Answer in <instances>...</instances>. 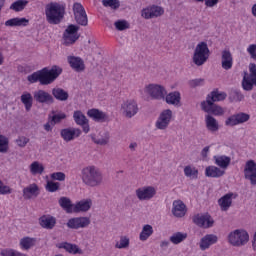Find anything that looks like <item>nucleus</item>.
<instances>
[{"label":"nucleus","mask_w":256,"mask_h":256,"mask_svg":"<svg viewBox=\"0 0 256 256\" xmlns=\"http://www.w3.org/2000/svg\"><path fill=\"white\" fill-rule=\"evenodd\" d=\"M63 73V69L57 65L51 67V69L45 67L27 76L29 83H40V85H51L55 83L59 75Z\"/></svg>","instance_id":"nucleus-1"},{"label":"nucleus","mask_w":256,"mask_h":256,"mask_svg":"<svg viewBox=\"0 0 256 256\" xmlns=\"http://www.w3.org/2000/svg\"><path fill=\"white\" fill-rule=\"evenodd\" d=\"M81 179L88 187H99L103 183V174L95 166H87L81 170Z\"/></svg>","instance_id":"nucleus-2"},{"label":"nucleus","mask_w":256,"mask_h":256,"mask_svg":"<svg viewBox=\"0 0 256 256\" xmlns=\"http://www.w3.org/2000/svg\"><path fill=\"white\" fill-rule=\"evenodd\" d=\"M46 21L50 25H59L65 17V6L59 3H53L46 5L45 8Z\"/></svg>","instance_id":"nucleus-3"},{"label":"nucleus","mask_w":256,"mask_h":256,"mask_svg":"<svg viewBox=\"0 0 256 256\" xmlns=\"http://www.w3.org/2000/svg\"><path fill=\"white\" fill-rule=\"evenodd\" d=\"M228 242L233 247H243L249 243V233L243 229H236L229 233Z\"/></svg>","instance_id":"nucleus-4"},{"label":"nucleus","mask_w":256,"mask_h":256,"mask_svg":"<svg viewBox=\"0 0 256 256\" xmlns=\"http://www.w3.org/2000/svg\"><path fill=\"white\" fill-rule=\"evenodd\" d=\"M209 53V46L207 45V42L198 43L194 50L193 63H195L197 67L205 65V63H207V59H209Z\"/></svg>","instance_id":"nucleus-5"},{"label":"nucleus","mask_w":256,"mask_h":256,"mask_svg":"<svg viewBox=\"0 0 256 256\" xmlns=\"http://www.w3.org/2000/svg\"><path fill=\"white\" fill-rule=\"evenodd\" d=\"M80 37L79 26L70 24L63 33V44L66 47H69V45H74V43H76Z\"/></svg>","instance_id":"nucleus-6"},{"label":"nucleus","mask_w":256,"mask_h":256,"mask_svg":"<svg viewBox=\"0 0 256 256\" xmlns=\"http://www.w3.org/2000/svg\"><path fill=\"white\" fill-rule=\"evenodd\" d=\"M254 87H256V65L250 64L249 72H244L242 88L244 91H253Z\"/></svg>","instance_id":"nucleus-7"},{"label":"nucleus","mask_w":256,"mask_h":256,"mask_svg":"<svg viewBox=\"0 0 256 256\" xmlns=\"http://www.w3.org/2000/svg\"><path fill=\"white\" fill-rule=\"evenodd\" d=\"M73 14H74V19L78 25H81L82 27H87V25H89L87 12H85V8L81 3L75 2L73 4Z\"/></svg>","instance_id":"nucleus-8"},{"label":"nucleus","mask_w":256,"mask_h":256,"mask_svg":"<svg viewBox=\"0 0 256 256\" xmlns=\"http://www.w3.org/2000/svg\"><path fill=\"white\" fill-rule=\"evenodd\" d=\"M145 92L150 95L151 99H154L156 101H161L165 99V96L167 95V90H165V87L159 84L147 85L145 87Z\"/></svg>","instance_id":"nucleus-9"},{"label":"nucleus","mask_w":256,"mask_h":256,"mask_svg":"<svg viewBox=\"0 0 256 256\" xmlns=\"http://www.w3.org/2000/svg\"><path fill=\"white\" fill-rule=\"evenodd\" d=\"M121 111L124 117H127V119H131L132 117H135V115L139 113V106L137 105V101L133 99L126 100L121 105Z\"/></svg>","instance_id":"nucleus-10"},{"label":"nucleus","mask_w":256,"mask_h":256,"mask_svg":"<svg viewBox=\"0 0 256 256\" xmlns=\"http://www.w3.org/2000/svg\"><path fill=\"white\" fill-rule=\"evenodd\" d=\"M192 221L198 227H203V229H211L215 224V220L209 215V213L205 214H196Z\"/></svg>","instance_id":"nucleus-11"},{"label":"nucleus","mask_w":256,"mask_h":256,"mask_svg":"<svg viewBox=\"0 0 256 256\" xmlns=\"http://www.w3.org/2000/svg\"><path fill=\"white\" fill-rule=\"evenodd\" d=\"M251 119V116L244 112H239L228 117L225 121L227 127H235L236 125H241L247 123Z\"/></svg>","instance_id":"nucleus-12"},{"label":"nucleus","mask_w":256,"mask_h":256,"mask_svg":"<svg viewBox=\"0 0 256 256\" xmlns=\"http://www.w3.org/2000/svg\"><path fill=\"white\" fill-rule=\"evenodd\" d=\"M157 195V190L153 186H144L136 189V197L139 201H150Z\"/></svg>","instance_id":"nucleus-13"},{"label":"nucleus","mask_w":256,"mask_h":256,"mask_svg":"<svg viewBox=\"0 0 256 256\" xmlns=\"http://www.w3.org/2000/svg\"><path fill=\"white\" fill-rule=\"evenodd\" d=\"M66 225L68 229H85L91 225V219L89 217H75L69 219Z\"/></svg>","instance_id":"nucleus-14"},{"label":"nucleus","mask_w":256,"mask_h":256,"mask_svg":"<svg viewBox=\"0 0 256 256\" xmlns=\"http://www.w3.org/2000/svg\"><path fill=\"white\" fill-rule=\"evenodd\" d=\"M34 100L36 103H40L41 105H53V103H55V98H53V95L45 90L35 91Z\"/></svg>","instance_id":"nucleus-15"},{"label":"nucleus","mask_w":256,"mask_h":256,"mask_svg":"<svg viewBox=\"0 0 256 256\" xmlns=\"http://www.w3.org/2000/svg\"><path fill=\"white\" fill-rule=\"evenodd\" d=\"M173 117V111H171L170 109L164 110L157 122H156V128L157 129H167V127H169V123H171V118Z\"/></svg>","instance_id":"nucleus-16"},{"label":"nucleus","mask_w":256,"mask_h":256,"mask_svg":"<svg viewBox=\"0 0 256 256\" xmlns=\"http://www.w3.org/2000/svg\"><path fill=\"white\" fill-rule=\"evenodd\" d=\"M60 137H62L63 141L69 143L77 137H81V129L79 128H64L60 131Z\"/></svg>","instance_id":"nucleus-17"},{"label":"nucleus","mask_w":256,"mask_h":256,"mask_svg":"<svg viewBox=\"0 0 256 256\" xmlns=\"http://www.w3.org/2000/svg\"><path fill=\"white\" fill-rule=\"evenodd\" d=\"M88 117L95 121L96 123H107L109 122V116L107 113L97 109V108H92L87 111Z\"/></svg>","instance_id":"nucleus-18"},{"label":"nucleus","mask_w":256,"mask_h":256,"mask_svg":"<svg viewBox=\"0 0 256 256\" xmlns=\"http://www.w3.org/2000/svg\"><path fill=\"white\" fill-rule=\"evenodd\" d=\"M202 111L205 113H212V115L221 116L225 113L223 108L211 101L208 102H201Z\"/></svg>","instance_id":"nucleus-19"},{"label":"nucleus","mask_w":256,"mask_h":256,"mask_svg":"<svg viewBox=\"0 0 256 256\" xmlns=\"http://www.w3.org/2000/svg\"><path fill=\"white\" fill-rule=\"evenodd\" d=\"M165 13V10H163L160 6H152L150 8H145L142 10V17L144 19H155V17H161Z\"/></svg>","instance_id":"nucleus-20"},{"label":"nucleus","mask_w":256,"mask_h":256,"mask_svg":"<svg viewBox=\"0 0 256 256\" xmlns=\"http://www.w3.org/2000/svg\"><path fill=\"white\" fill-rule=\"evenodd\" d=\"M219 238L215 234H207L200 239L199 247L201 251H207L211 245H215Z\"/></svg>","instance_id":"nucleus-21"},{"label":"nucleus","mask_w":256,"mask_h":256,"mask_svg":"<svg viewBox=\"0 0 256 256\" xmlns=\"http://www.w3.org/2000/svg\"><path fill=\"white\" fill-rule=\"evenodd\" d=\"M187 213V206L181 200H175L173 202L172 214L174 217H185Z\"/></svg>","instance_id":"nucleus-22"},{"label":"nucleus","mask_w":256,"mask_h":256,"mask_svg":"<svg viewBox=\"0 0 256 256\" xmlns=\"http://www.w3.org/2000/svg\"><path fill=\"white\" fill-rule=\"evenodd\" d=\"M67 61L70 67L74 69V71H77L78 73H81V71H85V62L83 61V59H81V57L68 56Z\"/></svg>","instance_id":"nucleus-23"},{"label":"nucleus","mask_w":256,"mask_h":256,"mask_svg":"<svg viewBox=\"0 0 256 256\" xmlns=\"http://www.w3.org/2000/svg\"><path fill=\"white\" fill-rule=\"evenodd\" d=\"M39 223L43 229H54L57 225V218L51 215H43L39 218Z\"/></svg>","instance_id":"nucleus-24"},{"label":"nucleus","mask_w":256,"mask_h":256,"mask_svg":"<svg viewBox=\"0 0 256 256\" xmlns=\"http://www.w3.org/2000/svg\"><path fill=\"white\" fill-rule=\"evenodd\" d=\"M91 205H93L91 199L81 200L74 205L73 213H87L91 209Z\"/></svg>","instance_id":"nucleus-25"},{"label":"nucleus","mask_w":256,"mask_h":256,"mask_svg":"<svg viewBox=\"0 0 256 256\" xmlns=\"http://www.w3.org/2000/svg\"><path fill=\"white\" fill-rule=\"evenodd\" d=\"M164 99L168 105H174V107H181V93L179 91L170 92Z\"/></svg>","instance_id":"nucleus-26"},{"label":"nucleus","mask_w":256,"mask_h":256,"mask_svg":"<svg viewBox=\"0 0 256 256\" xmlns=\"http://www.w3.org/2000/svg\"><path fill=\"white\" fill-rule=\"evenodd\" d=\"M227 99V93L219 92V90H213L210 94L207 95L205 103H217L219 101H225Z\"/></svg>","instance_id":"nucleus-27"},{"label":"nucleus","mask_w":256,"mask_h":256,"mask_svg":"<svg viewBox=\"0 0 256 256\" xmlns=\"http://www.w3.org/2000/svg\"><path fill=\"white\" fill-rule=\"evenodd\" d=\"M24 199H33V197H39V186L33 183L23 189Z\"/></svg>","instance_id":"nucleus-28"},{"label":"nucleus","mask_w":256,"mask_h":256,"mask_svg":"<svg viewBox=\"0 0 256 256\" xmlns=\"http://www.w3.org/2000/svg\"><path fill=\"white\" fill-rule=\"evenodd\" d=\"M221 59L222 69H225V71H229V69L233 67V55L231 54V51L223 50Z\"/></svg>","instance_id":"nucleus-29"},{"label":"nucleus","mask_w":256,"mask_h":256,"mask_svg":"<svg viewBox=\"0 0 256 256\" xmlns=\"http://www.w3.org/2000/svg\"><path fill=\"white\" fill-rule=\"evenodd\" d=\"M221 211H229V207L233 205V193H227L218 200Z\"/></svg>","instance_id":"nucleus-30"},{"label":"nucleus","mask_w":256,"mask_h":256,"mask_svg":"<svg viewBox=\"0 0 256 256\" xmlns=\"http://www.w3.org/2000/svg\"><path fill=\"white\" fill-rule=\"evenodd\" d=\"M36 245L37 238L26 236L20 239V249L23 251H29V249H33Z\"/></svg>","instance_id":"nucleus-31"},{"label":"nucleus","mask_w":256,"mask_h":256,"mask_svg":"<svg viewBox=\"0 0 256 256\" xmlns=\"http://www.w3.org/2000/svg\"><path fill=\"white\" fill-rule=\"evenodd\" d=\"M59 249H65V251L71 253L72 255H83V250H81L77 244L62 242L59 245Z\"/></svg>","instance_id":"nucleus-32"},{"label":"nucleus","mask_w":256,"mask_h":256,"mask_svg":"<svg viewBox=\"0 0 256 256\" xmlns=\"http://www.w3.org/2000/svg\"><path fill=\"white\" fill-rule=\"evenodd\" d=\"M110 139H111V135L109 134L108 131L100 132L97 137L92 136V141L96 145H101V146L109 145Z\"/></svg>","instance_id":"nucleus-33"},{"label":"nucleus","mask_w":256,"mask_h":256,"mask_svg":"<svg viewBox=\"0 0 256 256\" xmlns=\"http://www.w3.org/2000/svg\"><path fill=\"white\" fill-rule=\"evenodd\" d=\"M205 175L206 177H212L214 179H219V177H223L225 175L224 170H221V168L217 166H208L205 169Z\"/></svg>","instance_id":"nucleus-34"},{"label":"nucleus","mask_w":256,"mask_h":256,"mask_svg":"<svg viewBox=\"0 0 256 256\" xmlns=\"http://www.w3.org/2000/svg\"><path fill=\"white\" fill-rule=\"evenodd\" d=\"M52 97L56 101H67L69 99V92L65 91L63 88L55 87L52 89Z\"/></svg>","instance_id":"nucleus-35"},{"label":"nucleus","mask_w":256,"mask_h":256,"mask_svg":"<svg viewBox=\"0 0 256 256\" xmlns=\"http://www.w3.org/2000/svg\"><path fill=\"white\" fill-rule=\"evenodd\" d=\"M214 162L220 169H227L231 165V157L225 155L214 156Z\"/></svg>","instance_id":"nucleus-36"},{"label":"nucleus","mask_w":256,"mask_h":256,"mask_svg":"<svg viewBox=\"0 0 256 256\" xmlns=\"http://www.w3.org/2000/svg\"><path fill=\"white\" fill-rule=\"evenodd\" d=\"M6 27H27L29 19L27 18H12L5 22Z\"/></svg>","instance_id":"nucleus-37"},{"label":"nucleus","mask_w":256,"mask_h":256,"mask_svg":"<svg viewBox=\"0 0 256 256\" xmlns=\"http://www.w3.org/2000/svg\"><path fill=\"white\" fill-rule=\"evenodd\" d=\"M206 128L208 131H211V133H215L219 131V122H217V119L211 115H206L205 119Z\"/></svg>","instance_id":"nucleus-38"},{"label":"nucleus","mask_w":256,"mask_h":256,"mask_svg":"<svg viewBox=\"0 0 256 256\" xmlns=\"http://www.w3.org/2000/svg\"><path fill=\"white\" fill-rule=\"evenodd\" d=\"M33 99L34 96L29 92H24L20 97L21 103H23L27 112L31 111V107H33Z\"/></svg>","instance_id":"nucleus-39"},{"label":"nucleus","mask_w":256,"mask_h":256,"mask_svg":"<svg viewBox=\"0 0 256 256\" xmlns=\"http://www.w3.org/2000/svg\"><path fill=\"white\" fill-rule=\"evenodd\" d=\"M60 207L66 211V213H73V203H71V199L67 197H61L58 201Z\"/></svg>","instance_id":"nucleus-40"},{"label":"nucleus","mask_w":256,"mask_h":256,"mask_svg":"<svg viewBox=\"0 0 256 256\" xmlns=\"http://www.w3.org/2000/svg\"><path fill=\"white\" fill-rule=\"evenodd\" d=\"M151 235H153V226L146 224L143 226L142 231L140 232L139 239L140 241H147Z\"/></svg>","instance_id":"nucleus-41"},{"label":"nucleus","mask_w":256,"mask_h":256,"mask_svg":"<svg viewBox=\"0 0 256 256\" xmlns=\"http://www.w3.org/2000/svg\"><path fill=\"white\" fill-rule=\"evenodd\" d=\"M52 113L53 116H49V120L53 127H55V125H59V123H61V121H63L64 119H67V114L63 112L55 114V111H52Z\"/></svg>","instance_id":"nucleus-42"},{"label":"nucleus","mask_w":256,"mask_h":256,"mask_svg":"<svg viewBox=\"0 0 256 256\" xmlns=\"http://www.w3.org/2000/svg\"><path fill=\"white\" fill-rule=\"evenodd\" d=\"M73 119L76 125H87V123H89V120L81 111H75L73 114Z\"/></svg>","instance_id":"nucleus-43"},{"label":"nucleus","mask_w":256,"mask_h":256,"mask_svg":"<svg viewBox=\"0 0 256 256\" xmlns=\"http://www.w3.org/2000/svg\"><path fill=\"white\" fill-rule=\"evenodd\" d=\"M185 239H187V233L183 232H176L170 237V241L173 245H179V243H183Z\"/></svg>","instance_id":"nucleus-44"},{"label":"nucleus","mask_w":256,"mask_h":256,"mask_svg":"<svg viewBox=\"0 0 256 256\" xmlns=\"http://www.w3.org/2000/svg\"><path fill=\"white\" fill-rule=\"evenodd\" d=\"M29 4V1L27 0H17L14 3L11 4L10 9L12 11H16V13H19V11H23L25 7Z\"/></svg>","instance_id":"nucleus-45"},{"label":"nucleus","mask_w":256,"mask_h":256,"mask_svg":"<svg viewBox=\"0 0 256 256\" xmlns=\"http://www.w3.org/2000/svg\"><path fill=\"white\" fill-rule=\"evenodd\" d=\"M30 171L33 175H42L43 171H45V167L39 162H33L30 166Z\"/></svg>","instance_id":"nucleus-46"},{"label":"nucleus","mask_w":256,"mask_h":256,"mask_svg":"<svg viewBox=\"0 0 256 256\" xmlns=\"http://www.w3.org/2000/svg\"><path fill=\"white\" fill-rule=\"evenodd\" d=\"M256 172V163L253 160H248L244 168V176L250 175L251 173Z\"/></svg>","instance_id":"nucleus-47"},{"label":"nucleus","mask_w":256,"mask_h":256,"mask_svg":"<svg viewBox=\"0 0 256 256\" xmlns=\"http://www.w3.org/2000/svg\"><path fill=\"white\" fill-rule=\"evenodd\" d=\"M229 99L231 101H243L245 96L239 90H231L229 93Z\"/></svg>","instance_id":"nucleus-48"},{"label":"nucleus","mask_w":256,"mask_h":256,"mask_svg":"<svg viewBox=\"0 0 256 256\" xmlns=\"http://www.w3.org/2000/svg\"><path fill=\"white\" fill-rule=\"evenodd\" d=\"M9 151V139L6 136L0 137V153Z\"/></svg>","instance_id":"nucleus-49"},{"label":"nucleus","mask_w":256,"mask_h":256,"mask_svg":"<svg viewBox=\"0 0 256 256\" xmlns=\"http://www.w3.org/2000/svg\"><path fill=\"white\" fill-rule=\"evenodd\" d=\"M61 184L59 182L48 181L46 184V191L49 193H55V191H59Z\"/></svg>","instance_id":"nucleus-50"},{"label":"nucleus","mask_w":256,"mask_h":256,"mask_svg":"<svg viewBox=\"0 0 256 256\" xmlns=\"http://www.w3.org/2000/svg\"><path fill=\"white\" fill-rule=\"evenodd\" d=\"M184 175L186 177H192L193 179H197V175H199V171L197 169L191 168V166H186L184 168Z\"/></svg>","instance_id":"nucleus-51"},{"label":"nucleus","mask_w":256,"mask_h":256,"mask_svg":"<svg viewBox=\"0 0 256 256\" xmlns=\"http://www.w3.org/2000/svg\"><path fill=\"white\" fill-rule=\"evenodd\" d=\"M114 26L116 27L117 31H125L130 27L129 22H127V20H117L114 23Z\"/></svg>","instance_id":"nucleus-52"},{"label":"nucleus","mask_w":256,"mask_h":256,"mask_svg":"<svg viewBox=\"0 0 256 256\" xmlns=\"http://www.w3.org/2000/svg\"><path fill=\"white\" fill-rule=\"evenodd\" d=\"M116 249H127L129 247V238L126 236L120 237V242L115 244Z\"/></svg>","instance_id":"nucleus-53"},{"label":"nucleus","mask_w":256,"mask_h":256,"mask_svg":"<svg viewBox=\"0 0 256 256\" xmlns=\"http://www.w3.org/2000/svg\"><path fill=\"white\" fill-rule=\"evenodd\" d=\"M102 5L104 7H111V9H119L121 6L119 0H102Z\"/></svg>","instance_id":"nucleus-54"},{"label":"nucleus","mask_w":256,"mask_h":256,"mask_svg":"<svg viewBox=\"0 0 256 256\" xmlns=\"http://www.w3.org/2000/svg\"><path fill=\"white\" fill-rule=\"evenodd\" d=\"M53 181H65L66 175L63 172H54L50 175Z\"/></svg>","instance_id":"nucleus-55"},{"label":"nucleus","mask_w":256,"mask_h":256,"mask_svg":"<svg viewBox=\"0 0 256 256\" xmlns=\"http://www.w3.org/2000/svg\"><path fill=\"white\" fill-rule=\"evenodd\" d=\"M205 83V79L203 78H197L189 81L190 87H201Z\"/></svg>","instance_id":"nucleus-56"},{"label":"nucleus","mask_w":256,"mask_h":256,"mask_svg":"<svg viewBox=\"0 0 256 256\" xmlns=\"http://www.w3.org/2000/svg\"><path fill=\"white\" fill-rule=\"evenodd\" d=\"M27 143H29V138L25 136H20L16 139V145H18V147H25Z\"/></svg>","instance_id":"nucleus-57"},{"label":"nucleus","mask_w":256,"mask_h":256,"mask_svg":"<svg viewBox=\"0 0 256 256\" xmlns=\"http://www.w3.org/2000/svg\"><path fill=\"white\" fill-rule=\"evenodd\" d=\"M1 256H17L19 255V252H16L13 249H4L0 252Z\"/></svg>","instance_id":"nucleus-58"},{"label":"nucleus","mask_w":256,"mask_h":256,"mask_svg":"<svg viewBox=\"0 0 256 256\" xmlns=\"http://www.w3.org/2000/svg\"><path fill=\"white\" fill-rule=\"evenodd\" d=\"M9 193H11V188H9V186H5V184L0 180V195H9Z\"/></svg>","instance_id":"nucleus-59"},{"label":"nucleus","mask_w":256,"mask_h":256,"mask_svg":"<svg viewBox=\"0 0 256 256\" xmlns=\"http://www.w3.org/2000/svg\"><path fill=\"white\" fill-rule=\"evenodd\" d=\"M245 179L251 182V185H256V172H252L244 176Z\"/></svg>","instance_id":"nucleus-60"},{"label":"nucleus","mask_w":256,"mask_h":256,"mask_svg":"<svg viewBox=\"0 0 256 256\" xmlns=\"http://www.w3.org/2000/svg\"><path fill=\"white\" fill-rule=\"evenodd\" d=\"M247 51L253 59H256V44H251Z\"/></svg>","instance_id":"nucleus-61"},{"label":"nucleus","mask_w":256,"mask_h":256,"mask_svg":"<svg viewBox=\"0 0 256 256\" xmlns=\"http://www.w3.org/2000/svg\"><path fill=\"white\" fill-rule=\"evenodd\" d=\"M219 3V0H205L206 7H215Z\"/></svg>","instance_id":"nucleus-62"},{"label":"nucleus","mask_w":256,"mask_h":256,"mask_svg":"<svg viewBox=\"0 0 256 256\" xmlns=\"http://www.w3.org/2000/svg\"><path fill=\"white\" fill-rule=\"evenodd\" d=\"M209 149H210V147L209 146H206V147H204L203 149H202V151H201V155H202V157H207V153H209Z\"/></svg>","instance_id":"nucleus-63"},{"label":"nucleus","mask_w":256,"mask_h":256,"mask_svg":"<svg viewBox=\"0 0 256 256\" xmlns=\"http://www.w3.org/2000/svg\"><path fill=\"white\" fill-rule=\"evenodd\" d=\"M169 245H170V243H169V241H167V240H163V241L160 243V247H161L162 249H167V247H169Z\"/></svg>","instance_id":"nucleus-64"}]
</instances>
